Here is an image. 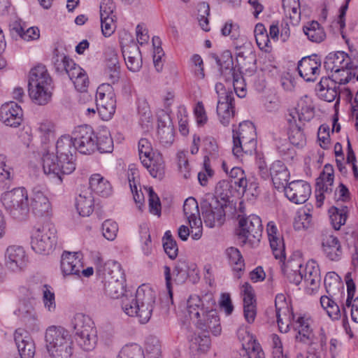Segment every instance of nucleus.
<instances>
[{
    "label": "nucleus",
    "instance_id": "nucleus-52",
    "mask_svg": "<svg viewBox=\"0 0 358 358\" xmlns=\"http://www.w3.org/2000/svg\"><path fill=\"white\" fill-rule=\"evenodd\" d=\"M268 239L275 258L280 261L284 260L285 259V253L283 240L277 236H271Z\"/></svg>",
    "mask_w": 358,
    "mask_h": 358
},
{
    "label": "nucleus",
    "instance_id": "nucleus-53",
    "mask_svg": "<svg viewBox=\"0 0 358 358\" xmlns=\"http://www.w3.org/2000/svg\"><path fill=\"white\" fill-rule=\"evenodd\" d=\"M241 73V71H234L231 76L234 89L236 95L241 98L245 96V83Z\"/></svg>",
    "mask_w": 358,
    "mask_h": 358
},
{
    "label": "nucleus",
    "instance_id": "nucleus-55",
    "mask_svg": "<svg viewBox=\"0 0 358 358\" xmlns=\"http://www.w3.org/2000/svg\"><path fill=\"white\" fill-rule=\"evenodd\" d=\"M203 150L206 153L204 156H209V162L211 159H215L218 157V146L216 141L210 137H206L203 139Z\"/></svg>",
    "mask_w": 358,
    "mask_h": 358
},
{
    "label": "nucleus",
    "instance_id": "nucleus-6",
    "mask_svg": "<svg viewBox=\"0 0 358 358\" xmlns=\"http://www.w3.org/2000/svg\"><path fill=\"white\" fill-rule=\"evenodd\" d=\"M48 358H70L73 354V341L69 332L62 327L52 326L45 331Z\"/></svg>",
    "mask_w": 358,
    "mask_h": 358
},
{
    "label": "nucleus",
    "instance_id": "nucleus-56",
    "mask_svg": "<svg viewBox=\"0 0 358 358\" xmlns=\"http://www.w3.org/2000/svg\"><path fill=\"white\" fill-rule=\"evenodd\" d=\"M241 136H255V128L251 122L244 121L239 124L238 130L233 129V138L238 136L241 138Z\"/></svg>",
    "mask_w": 358,
    "mask_h": 358
},
{
    "label": "nucleus",
    "instance_id": "nucleus-29",
    "mask_svg": "<svg viewBox=\"0 0 358 358\" xmlns=\"http://www.w3.org/2000/svg\"><path fill=\"white\" fill-rule=\"evenodd\" d=\"M31 209L35 216L41 217L48 216L51 211V205L48 197L41 192H35L31 198Z\"/></svg>",
    "mask_w": 358,
    "mask_h": 358
},
{
    "label": "nucleus",
    "instance_id": "nucleus-26",
    "mask_svg": "<svg viewBox=\"0 0 358 358\" xmlns=\"http://www.w3.org/2000/svg\"><path fill=\"white\" fill-rule=\"evenodd\" d=\"M322 248L324 255L329 260L338 261L341 259L343 250L337 237L333 235L326 236L322 239Z\"/></svg>",
    "mask_w": 358,
    "mask_h": 358
},
{
    "label": "nucleus",
    "instance_id": "nucleus-38",
    "mask_svg": "<svg viewBox=\"0 0 358 358\" xmlns=\"http://www.w3.org/2000/svg\"><path fill=\"white\" fill-rule=\"evenodd\" d=\"M157 133L159 142L162 145L167 147L173 143L174 129L171 122L167 125L164 122L159 120Z\"/></svg>",
    "mask_w": 358,
    "mask_h": 358
},
{
    "label": "nucleus",
    "instance_id": "nucleus-50",
    "mask_svg": "<svg viewBox=\"0 0 358 358\" xmlns=\"http://www.w3.org/2000/svg\"><path fill=\"white\" fill-rule=\"evenodd\" d=\"M326 345L327 338L323 333H321L319 343L308 346L306 358H321Z\"/></svg>",
    "mask_w": 358,
    "mask_h": 358
},
{
    "label": "nucleus",
    "instance_id": "nucleus-18",
    "mask_svg": "<svg viewBox=\"0 0 358 358\" xmlns=\"http://www.w3.org/2000/svg\"><path fill=\"white\" fill-rule=\"evenodd\" d=\"M283 190L287 198L296 204L305 203L311 194L310 185L302 180L289 182Z\"/></svg>",
    "mask_w": 358,
    "mask_h": 358
},
{
    "label": "nucleus",
    "instance_id": "nucleus-58",
    "mask_svg": "<svg viewBox=\"0 0 358 358\" xmlns=\"http://www.w3.org/2000/svg\"><path fill=\"white\" fill-rule=\"evenodd\" d=\"M214 171L210 167L209 163V156H204L203 170L198 173V180L201 185L206 186L208 183V178L213 176Z\"/></svg>",
    "mask_w": 358,
    "mask_h": 358
},
{
    "label": "nucleus",
    "instance_id": "nucleus-19",
    "mask_svg": "<svg viewBox=\"0 0 358 358\" xmlns=\"http://www.w3.org/2000/svg\"><path fill=\"white\" fill-rule=\"evenodd\" d=\"M22 116L21 106L14 101L3 104L0 108V120L6 126L18 127L22 122Z\"/></svg>",
    "mask_w": 358,
    "mask_h": 358
},
{
    "label": "nucleus",
    "instance_id": "nucleus-45",
    "mask_svg": "<svg viewBox=\"0 0 358 358\" xmlns=\"http://www.w3.org/2000/svg\"><path fill=\"white\" fill-rule=\"evenodd\" d=\"M190 349L200 352H206L208 350L210 345V339L208 336H201L194 334L190 340Z\"/></svg>",
    "mask_w": 358,
    "mask_h": 358
},
{
    "label": "nucleus",
    "instance_id": "nucleus-22",
    "mask_svg": "<svg viewBox=\"0 0 358 358\" xmlns=\"http://www.w3.org/2000/svg\"><path fill=\"white\" fill-rule=\"evenodd\" d=\"M122 52L128 69L133 72H138L142 66V58L137 44L131 42L128 45H122Z\"/></svg>",
    "mask_w": 358,
    "mask_h": 358
},
{
    "label": "nucleus",
    "instance_id": "nucleus-16",
    "mask_svg": "<svg viewBox=\"0 0 358 358\" xmlns=\"http://www.w3.org/2000/svg\"><path fill=\"white\" fill-rule=\"evenodd\" d=\"M295 341L297 345H311L318 343L320 339L317 338L310 327L309 318L304 316H299L295 321Z\"/></svg>",
    "mask_w": 358,
    "mask_h": 358
},
{
    "label": "nucleus",
    "instance_id": "nucleus-39",
    "mask_svg": "<svg viewBox=\"0 0 358 358\" xmlns=\"http://www.w3.org/2000/svg\"><path fill=\"white\" fill-rule=\"evenodd\" d=\"M330 220L333 227L338 230L345 223L347 219L348 207L338 208L332 206L329 210Z\"/></svg>",
    "mask_w": 358,
    "mask_h": 358
},
{
    "label": "nucleus",
    "instance_id": "nucleus-12",
    "mask_svg": "<svg viewBox=\"0 0 358 358\" xmlns=\"http://www.w3.org/2000/svg\"><path fill=\"white\" fill-rule=\"evenodd\" d=\"M238 225L236 235L243 244L248 243L253 245L259 241L263 229L259 217L251 215L247 218H241Z\"/></svg>",
    "mask_w": 358,
    "mask_h": 358
},
{
    "label": "nucleus",
    "instance_id": "nucleus-11",
    "mask_svg": "<svg viewBox=\"0 0 358 358\" xmlns=\"http://www.w3.org/2000/svg\"><path fill=\"white\" fill-rule=\"evenodd\" d=\"M218 96L217 114L220 123L226 127L234 115V96L231 90H227L224 85L218 83L215 85Z\"/></svg>",
    "mask_w": 358,
    "mask_h": 358
},
{
    "label": "nucleus",
    "instance_id": "nucleus-54",
    "mask_svg": "<svg viewBox=\"0 0 358 358\" xmlns=\"http://www.w3.org/2000/svg\"><path fill=\"white\" fill-rule=\"evenodd\" d=\"M324 285L327 292L329 296L335 294V292L339 289L341 282L338 280V276L335 273H328L324 278Z\"/></svg>",
    "mask_w": 358,
    "mask_h": 358
},
{
    "label": "nucleus",
    "instance_id": "nucleus-25",
    "mask_svg": "<svg viewBox=\"0 0 358 358\" xmlns=\"http://www.w3.org/2000/svg\"><path fill=\"white\" fill-rule=\"evenodd\" d=\"M243 313L245 320L252 324L256 317V299L252 286L245 282L243 285Z\"/></svg>",
    "mask_w": 358,
    "mask_h": 358
},
{
    "label": "nucleus",
    "instance_id": "nucleus-9",
    "mask_svg": "<svg viewBox=\"0 0 358 358\" xmlns=\"http://www.w3.org/2000/svg\"><path fill=\"white\" fill-rule=\"evenodd\" d=\"M224 206L226 203L220 202L214 194H206L201 203L205 223L210 227H214L216 224L221 225L225 216Z\"/></svg>",
    "mask_w": 358,
    "mask_h": 358
},
{
    "label": "nucleus",
    "instance_id": "nucleus-21",
    "mask_svg": "<svg viewBox=\"0 0 358 358\" xmlns=\"http://www.w3.org/2000/svg\"><path fill=\"white\" fill-rule=\"evenodd\" d=\"M27 256L21 246H9L6 252V265L13 271L22 270L26 265Z\"/></svg>",
    "mask_w": 358,
    "mask_h": 358
},
{
    "label": "nucleus",
    "instance_id": "nucleus-42",
    "mask_svg": "<svg viewBox=\"0 0 358 358\" xmlns=\"http://www.w3.org/2000/svg\"><path fill=\"white\" fill-rule=\"evenodd\" d=\"M72 60V59L66 55L64 52H60L57 48L54 50L52 62L57 73L64 74L67 69L66 64H70V62Z\"/></svg>",
    "mask_w": 358,
    "mask_h": 358
},
{
    "label": "nucleus",
    "instance_id": "nucleus-59",
    "mask_svg": "<svg viewBox=\"0 0 358 358\" xmlns=\"http://www.w3.org/2000/svg\"><path fill=\"white\" fill-rule=\"evenodd\" d=\"M229 176L234 179V185H238L245 189L248 185V181L244 171L240 167H234L229 172Z\"/></svg>",
    "mask_w": 358,
    "mask_h": 358
},
{
    "label": "nucleus",
    "instance_id": "nucleus-63",
    "mask_svg": "<svg viewBox=\"0 0 358 358\" xmlns=\"http://www.w3.org/2000/svg\"><path fill=\"white\" fill-rule=\"evenodd\" d=\"M183 212L187 218L194 217L195 215L199 216L198 203L194 198L189 197L185 201Z\"/></svg>",
    "mask_w": 358,
    "mask_h": 358
},
{
    "label": "nucleus",
    "instance_id": "nucleus-4",
    "mask_svg": "<svg viewBox=\"0 0 358 358\" xmlns=\"http://www.w3.org/2000/svg\"><path fill=\"white\" fill-rule=\"evenodd\" d=\"M156 294L150 287L143 285L136 290V295H125L122 300L123 311L130 317H136L141 324L150 320L155 303Z\"/></svg>",
    "mask_w": 358,
    "mask_h": 358
},
{
    "label": "nucleus",
    "instance_id": "nucleus-14",
    "mask_svg": "<svg viewBox=\"0 0 358 358\" xmlns=\"http://www.w3.org/2000/svg\"><path fill=\"white\" fill-rule=\"evenodd\" d=\"M96 102L97 110L102 119L111 118L115 112L116 99L109 84H102L97 88Z\"/></svg>",
    "mask_w": 358,
    "mask_h": 358
},
{
    "label": "nucleus",
    "instance_id": "nucleus-1",
    "mask_svg": "<svg viewBox=\"0 0 358 358\" xmlns=\"http://www.w3.org/2000/svg\"><path fill=\"white\" fill-rule=\"evenodd\" d=\"M215 306L213 295L207 294L202 297L190 296L181 308L185 316L193 320L198 329L217 336L221 332V326Z\"/></svg>",
    "mask_w": 358,
    "mask_h": 358
},
{
    "label": "nucleus",
    "instance_id": "nucleus-61",
    "mask_svg": "<svg viewBox=\"0 0 358 358\" xmlns=\"http://www.w3.org/2000/svg\"><path fill=\"white\" fill-rule=\"evenodd\" d=\"M311 215L305 211L299 213L294 218V229L298 231L308 229L311 223Z\"/></svg>",
    "mask_w": 358,
    "mask_h": 358
},
{
    "label": "nucleus",
    "instance_id": "nucleus-57",
    "mask_svg": "<svg viewBox=\"0 0 358 358\" xmlns=\"http://www.w3.org/2000/svg\"><path fill=\"white\" fill-rule=\"evenodd\" d=\"M118 231L117 224L110 220H106L102 224L103 236L108 241H113Z\"/></svg>",
    "mask_w": 358,
    "mask_h": 358
},
{
    "label": "nucleus",
    "instance_id": "nucleus-15",
    "mask_svg": "<svg viewBox=\"0 0 358 358\" xmlns=\"http://www.w3.org/2000/svg\"><path fill=\"white\" fill-rule=\"evenodd\" d=\"M74 143L78 151L84 155H90L96 150V135L89 125L77 127L73 132Z\"/></svg>",
    "mask_w": 358,
    "mask_h": 358
},
{
    "label": "nucleus",
    "instance_id": "nucleus-48",
    "mask_svg": "<svg viewBox=\"0 0 358 358\" xmlns=\"http://www.w3.org/2000/svg\"><path fill=\"white\" fill-rule=\"evenodd\" d=\"M214 195L220 198L224 203H226L229 197L232 196L231 182L227 180L219 181L215 186Z\"/></svg>",
    "mask_w": 358,
    "mask_h": 358
},
{
    "label": "nucleus",
    "instance_id": "nucleus-31",
    "mask_svg": "<svg viewBox=\"0 0 358 358\" xmlns=\"http://www.w3.org/2000/svg\"><path fill=\"white\" fill-rule=\"evenodd\" d=\"M90 187L96 194L107 197L112 192V187L109 182L100 174H94L90 178Z\"/></svg>",
    "mask_w": 358,
    "mask_h": 358
},
{
    "label": "nucleus",
    "instance_id": "nucleus-8",
    "mask_svg": "<svg viewBox=\"0 0 358 358\" xmlns=\"http://www.w3.org/2000/svg\"><path fill=\"white\" fill-rule=\"evenodd\" d=\"M347 53L343 51L330 52L324 59V68L327 72L334 73L331 75L332 81L339 85L348 83L352 77L351 73L345 71L347 66Z\"/></svg>",
    "mask_w": 358,
    "mask_h": 358
},
{
    "label": "nucleus",
    "instance_id": "nucleus-36",
    "mask_svg": "<svg viewBox=\"0 0 358 358\" xmlns=\"http://www.w3.org/2000/svg\"><path fill=\"white\" fill-rule=\"evenodd\" d=\"M125 278L106 279L105 290L106 294L113 299H118L124 295Z\"/></svg>",
    "mask_w": 358,
    "mask_h": 358
},
{
    "label": "nucleus",
    "instance_id": "nucleus-44",
    "mask_svg": "<svg viewBox=\"0 0 358 358\" xmlns=\"http://www.w3.org/2000/svg\"><path fill=\"white\" fill-rule=\"evenodd\" d=\"M226 255L227 256L229 263L234 266V270L238 273L243 271L245 267L244 259L241 252L234 247L228 248L226 250Z\"/></svg>",
    "mask_w": 358,
    "mask_h": 358
},
{
    "label": "nucleus",
    "instance_id": "nucleus-30",
    "mask_svg": "<svg viewBox=\"0 0 358 358\" xmlns=\"http://www.w3.org/2000/svg\"><path fill=\"white\" fill-rule=\"evenodd\" d=\"M71 325L75 332V336L90 331L96 330L92 320L86 315L77 313L71 321Z\"/></svg>",
    "mask_w": 358,
    "mask_h": 358
},
{
    "label": "nucleus",
    "instance_id": "nucleus-24",
    "mask_svg": "<svg viewBox=\"0 0 358 358\" xmlns=\"http://www.w3.org/2000/svg\"><path fill=\"white\" fill-rule=\"evenodd\" d=\"M104 74L112 84L117 83L120 78L121 67L114 50H108L106 52Z\"/></svg>",
    "mask_w": 358,
    "mask_h": 358
},
{
    "label": "nucleus",
    "instance_id": "nucleus-33",
    "mask_svg": "<svg viewBox=\"0 0 358 358\" xmlns=\"http://www.w3.org/2000/svg\"><path fill=\"white\" fill-rule=\"evenodd\" d=\"M142 164L153 178L159 180L163 178L164 176V163L161 156L158 155L155 159H142Z\"/></svg>",
    "mask_w": 358,
    "mask_h": 358
},
{
    "label": "nucleus",
    "instance_id": "nucleus-3",
    "mask_svg": "<svg viewBox=\"0 0 358 358\" xmlns=\"http://www.w3.org/2000/svg\"><path fill=\"white\" fill-rule=\"evenodd\" d=\"M282 271L288 281L295 285H299L303 280L308 292H313L319 287L321 278L318 265L310 260L304 266L299 252L283 264Z\"/></svg>",
    "mask_w": 358,
    "mask_h": 358
},
{
    "label": "nucleus",
    "instance_id": "nucleus-64",
    "mask_svg": "<svg viewBox=\"0 0 358 358\" xmlns=\"http://www.w3.org/2000/svg\"><path fill=\"white\" fill-rule=\"evenodd\" d=\"M149 196V208L150 212L154 215L160 216L161 203L157 194L154 192L152 187L148 189Z\"/></svg>",
    "mask_w": 358,
    "mask_h": 358
},
{
    "label": "nucleus",
    "instance_id": "nucleus-10",
    "mask_svg": "<svg viewBox=\"0 0 358 358\" xmlns=\"http://www.w3.org/2000/svg\"><path fill=\"white\" fill-rule=\"evenodd\" d=\"M57 243L54 227L42 226L35 228L31 234V248L38 254H48Z\"/></svg>",
    "mask_w": 358,
    "mask_h": 358
},
{
    "label": "nucleus",
    "instance_id": "nucleus-46",
    "mask_svg": "<svg viewBox=\"0 0 358 358\" xmlns=\"http://www.w3.org/2000/svg\"><path fill=\"white\" fill-rule=\"evenodd\" d=\"M320 303L322 307L326 310L329 317L332 320L340 319V308L330 296H322L320 298Z\"/></svg>",
    "mask_w": 358,
    "mask_h": 358
},
{
    "label": "nucleus",
    "instance_id": "nucleus-5",
    "mask_svg": "<svg viewBox=\"0 0 358 358\" xmlns=\"http://www.w3.org/2000/svg\"><path fill=\"white\" fill-rule=\"evenodd\" d=\"M53 89L52 78L43 65L31 69L28 81L29 95L37 105H46L51 99Z\"/></svg>",
    "mask_w": 358,
    "mask_h": 358
},
{
    "label": "nucleus",
    "instance_id": "nucleus-40",
    "mask_svg": "<svg viewBox=\"0 0 358 358\" xmlns=\"http://www.w3.org/2000/svg\"><path fill=\"white\" fill-rule=\"evenodd\" d=\"M282 8L286 16L292 22H298L301 17L299 0H282Z\"/></svg>",
    "mask_w": 358,
    "mask_h": 358
},
{
    "label": "nucleus",
    "instance_id": "nucleus-47",
    "mask_svg": "<svg viewBox=\"0 0 358 358\" xmlns=\"http://www.w3.org/2000/svg\"><path fill=\"white\" fill-rule=\"evenodd\" d=\"M12 169L6 164V157L0 155V188L6 189L9 187Z\"/></svg>",
    "mask_w": 358,
    "mask_h": 358
},
{
    "label": "nucleus",
    "instance_id": "nucleus-60",
    "mask_svg": "<svg viewBox=\"0 0 358 358\" xmlns=\"http://www.w3.org/2000/svg\"><path fill=\"white\" fill-rule=\"evenodd\" d=\"M143 351L137 345L124 347L118 355V358H141Z\"/></svg>",
    "mask_w": 358,
    "mask_h": 358
},
{
    "label": "nucleus",
    "instance_id": "nucleus-35",
    "mask_svg": "<svg viewBox=\"0 0 358 358\" xmlns=\"http://www.w3.org/2000/svg\"><path fill=\"white\" fill-rule=\"evenodd\" d=\"M303 32L308 38L314 43H321L326 38L324 29L317 21L308 22L303 27Z\"/></svg>",
    "mask_w": 358,
    "mask_h": 358
},
{
    "label": "nucleus",
    "instance_id": "nucleus-49",
    "mask_svg": "<svg viewBox=\"0 0 358 358\" xmlns=\"http://www.w3.org/2000/svg\"><path fill=\"white\" fill-rule=\"evenodd\" d=\"M254 33L256 39V43L261 50L269 47V36L263 24H257L255 27Z\"/></svg>",
    "mask_w": 358,
    "mask_h": 358
},
{
    "label": "nucleus",
    "instance_id": "nucleus-28",
    "mask_svg": "<svg viewBox=\"0 0 358 358\" xmlns=\"http://www.w3.org/2000/svg\"><path fill=\"white\" fill-rule=\"evenodd\" d=\"M96 271L101 275H103L106 279H121L125 278L124 271L118 262L109 260L103 265L101 262L97 264Z\"/></svg>",
    "mask_w": 358,
    "mask_h": 358
},
{
    "label": "nucleus",
    "instance_id": "nucleus-27",
    "mask_svg": "<svg viewBox=\"0 0 358 358\" xmlns=\"http://www.w3.org/2000/svg\"><path fill=\"white\" fill-rule=\"evenodd\" d=\"M82 265L76 253L64 252L61 259V269L64 275H80Z\"/></svg>",
    "mask_w": 358,
    "mask_h": 358
},
{
    "label": "nucleus",
    "instance_id": "nucleus-7",
    "mask_svg": "<svg viewBox=\"0 0 358 358\" xmlns=\"http://www.w3.org/2000/svg\"><path fill=\"white\" fill-rule=\"evenodd\" d=\"M1 201L6 211L13 220H26L30 212V204L27 189L24 187L14 188L1 194Z\"/></svg>",
    "mask_w": 358,
    "mask_h": 358
},
{
    "label": "nucleus",
    "instance_id": "nucleus-34",
    "mask_svg": "<svg viewBox=\"0 0 358 358\" xmlns=\"http://www.w3.org/2000/svg\"><path fill=\"white\" fill-rule=\"evenodd\" d=\"M194 265H189L186 259H179L173 268L174 281L177 284L184 283L188 278L190 271L194 270Z\"/></svg>",
    "mask_w": 358,
    "mask_h": 358
},
{
    "label": "nucleus",
    "instance_id": "nucleus-32",
    "mask_svg": "<svg viewBox=\"0 0 358 358\" xmlns=\"http://www.w3.org/2000/svg\"><path fill=\"white\" fill-rule=\"evenodd\" d=\"M76 206L80 215L85 217L91 215L94 210V199L92 194L83 192L77 197Z\"/></svg>",
    "mask_w": 358,
    "mask_h": 358
},
{
    "label": "nucleus",
    "instance_id": "nucleus-13",
    "mask_svg": "<svg viewBox=\"0 0 358 358\" xmlns=\"http://www.w3.org/2000/svg\"><path fill=\"white\" fill-rule=\"evenodd\" d=\"M238 71L252 75L257 71V56L250 42L238 41L234 43Z\"/></svg>",
    "mask_w": 358,
    "mask_h": 358
},
{
    "label": "nucleus",
    "instance_id": "nucleus-62",
    "mask_svg": "<svg viewBox=\"0 0 358 358\" xmlns=\"http://www.w3.org/2000/svg\"><path fill=\"white\" fill-rule=\"evenodd\" d=\"M255 140V136H241V138H238V136L234 137L233 141V148H232V152L234 156L236 157H239L242 155L243 153V148L242 145L245 143H248V142H250L252 141Z\"/></svg>",
    "mask_w": 358,
    "mask_h": 358
},
{
    "label": "nucleus",
    "instance_id": "nucleus-2",
    "mask_svg": "<svg viewBox=\"0 0 358 358\" xmlns=\"http://www.w3.org/2000/svg\"><path fill=\"white\" fill-rule=\"evenodd\" d=\"M76 150L73 136H62L56 143L57 156L46 153L43 157L44 173L52 175L61 183L63 175H69L76 169L74 154Z\"/></svg>",
    "mask_w": 358,
    "mask_h": 358
},
{
    "label": "nucleus",
    "instance_id": "nucleus-20",
    "mask_svg": "<svg viewBox=\"0 0 358 358\" xmlns=\"http://www.w3.org/2000/svg\"><path fill=\"white\" fill-rule=\"evenodd\" d=\"M14 340L21 358H34L35 344L29 333L22 329H18L14 334Z\"/></svg>",
    "mask_w": 358,
    "mask_h": 358
},
{
    "label": "nucleus",
    "instance_id": "nucleus-51",
    "mask_svg": "<svg viewBox=\"0 0 358 358\" xmlns=\"http://www.w3.org/2000/svg\"><path fill=\"white\" fill-rule=\"evenodd\" d=\"M289 140L296 146H303L306 143L305 135L300 126L292 125L289 131Z\"/></svg>",
    "mask_w": 358,
    "mask_h": 358
},
{
    "label": "nucleus",
    "instance_id": "nucleus-41",
    "mask_svg": "<svg viewBox=\"0 0 358 358\" xmlns=\"http://www.w3.org/2000/svg\"><path fill=\"white\" fill-rule=\"evenodd\" d=\"M96 150L101 153H110L113 150V141L109 131L103 130L96 135Z\"/></svg>",
    "mask_w": 358,
    "mask_h": 358
},
{
    "label": "nucleus",
    "instance_id": "nucleus-23",
    "mask_svg": "<svg viewBox=\"0 0 358 358\" xmlns=\"http://www.w3.org/2000/svg\"><path fill=\"white\" fill-rule=\"evenodd\" d=\"M270 178L277 189H284L288 184L290 173L285 164L277 160L270 166Z\"/></svg>",
    "mask_w": 358,
    "mask_h": 358
},
{
    "label": "nucleus",
    "instance_id": "nucleus-37",
    "mask_svg": "<svg viewBox=\"0 0 358 358\" xmlns=\"http://www.w3.org/2000/svg\"><path fill=\"white\" fill-rule=\"evenodd\" d=\"M76 341L81 349L85 351H91L96 347L97 343L96 330L90 331L75 336Z\"/></svg>",
    "mask_w": 358,
    "mask_h": 358
},
{
    "label": "nucleus",
    "instance_id": "nucleus-17",
    "mask_svg": "<svg viewBox=\"0 0 358 358\" xmlns=\"http://www.w3.org/2000/svg\"><path fill=\"white\" fill-rule=\"evenodd\" d=\"M321 60L317 55L303 57L298 62V71L306 82H315L320 73Z\"/></svg>",
    "mask_w": 358,
    "mask_h": 358
},
{
    "label": "nucleus",
    "instance_id": "nucleus-43",
    "mask_svg": "<svg viewBox=\"0 0 358 358\" xmlns=\"http://www.w3.org/2000/svg\"><path fill=\"white\" fill-rule=\"evenodd\" d=\"M296 110L299 121L308 122L314 117V106L309 100L301 99Z\"/></svg>",
    "mask_w": 358,
    "mask_h": 358
}]
</instances>
